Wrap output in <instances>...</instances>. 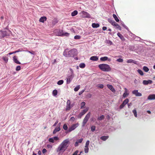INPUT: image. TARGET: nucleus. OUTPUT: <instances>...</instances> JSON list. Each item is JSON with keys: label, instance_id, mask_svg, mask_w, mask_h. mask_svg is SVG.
<instances>
[{"label": "nucleus", "instance_id": "obj_1", "mask_svg": "<svg viewBox=\"0 0 155 155\" xmlns=\"http://www.w3.org/2000/svg\"><path fill=\"white\" fill-rule=\"evenodd\" d=\"M82 16L83 18H90L91 15L87 12L83 11L82 12Z\"/></svg>", "mask_w": 155, "mask_h": 155}, {"label": "nucleus", "instance_id": "obj_2", "mask_svg": "<svg viewBox=\"0 0 155 155\" xmlns=\"http://www.w3.org/2000/svg\"><path fill=\"white\" fill-rule=\"evenodd\" d=\"M47 19V18L46 16H43L41 17L39 19V21L40 22L44 23L45 21Z\"/></svg>", "mask_w": 155, "mask_h": 155}, {"label": "nucleus", "instance_id": "obj_3", "mask_svg": "<svg viewBox=\"0 0 155 155\" xmlns=\"http://www.w3.org/2000/svg\"><path fill=\"white\" fill-rule=\"evenodd\" d=\"M58 20L56 18H54L52 21V23L53 25H54L58 22Z\"/></svg>", "mask_w": 155, "mask_h": 155}, {"label": "nucleus", "instance_id": "obj_4", "mask_svg": "<svg viewBox=\"0 0 155 155\" xmlns=\"http://www.w3.org/2000/svg\"><path fill=\"white\" fill-rule=\"evenodd\" d=\"M100 25L98 23H93L92 24V26L93 28H97Z\"/></svg>", "mask_w": 155, "mask_h": 155}, {"label": "nucleus", "instance_id": "obj_5", "mask_svg": "<svg viewBox=\"0 0 155 155\" xmlns=\"http://www.w3.org/2000/svg\"><path fill=\"white\" fill-rule=\"evenodd\" d=\"M108 21L113 26L115 25L116 23V22L114 20L111 19H108Z\"/></svg>", "mask_w": 155, "mask_h": 155}, {"label": "nucleus", "instance_id": "obj_6", "mask_svg": "<svg viewBox=\"0 0 155 155\" xmlns=\"http://www.w3.org/2000/svg\"><path fill=\"white\" fill-rule=\"evenodd\" d=\"M120 25L125 29H129L124 24V22L121 21H120Z\"/></svg>", "mask_w": 155, "mask_h": 155}, {"label": "nucleus", "instance_id": "obj_7", "mask_svg": "<svg viewBox=\"0 0 155 155\" xmlns=\"http://www.w3.org/2000/svg\"><path fill=\"white\" fill-rule=\"evenodd\" d=\"M78 13V12L77 10H74L71 13V15L72 16H74L77 15Z\"/></svg>", "mask_w": 155, "mask_h": 155}, {"label": "nucleus", "instance_id": "obj_8", "mask_svg": "<svg viewBox=\"0 0 155 155\" xmlns=\"http://www.w3.org/2000/svg\"><path fill=\"white\" fill-rule=\"evenodd\" d=\"M113 16L116 22H118L119 21V20L116 15L113 14Z\"/></svg>", "mask_w": 155, "mask_h": 155}, {"label": "nucleus", "instance_id": "obj_9", "mask_svg": "<svg viewBox=\"0 0 155 155\" xmlns=\"http://www.w3.org/2000/svg\"><path fill=\"white\" fill-rule=\"evenodd\" d=\"M114 26H116L118 29H121L120 26L117 23H116L115 25Z\"/></svg>", "mask_w": 155, "mask_h": 155}, {"label": "nucleus", "instance_id": "obj_10", "mask_svg": "<svg viewBox=\"0 0 155 155\" xmlns=\"http://www.w3.org/2000/svg\"><path fill=\"white\" fill-rule=\"evenodd\" d=\"M102 29H107V28L106 27H105V26H104L103 28H102Z\"/></svg>", "mask_w": 155, "mask_h": 155}, {"label": "nucleus", "instance_id": "obj_11", "mask_svg": "<svg viewBox=\"0 0 155 155\" xmlns=\"http://www.w3.org/2000/svg\"><path fill=\"white\" fill-rule=\"evenodd\" d=\"M3 18H4V16H2L1 17V19H3Z\"/></svg>", "mask_w": 155, "mask_h": 155}, {"label": "nucleus", "instance_id": "obj_12", "mask_svg": "<svg viewBox=\"0 0 155 155\" xmlns=\"http://www.w3.org/2000/svg\"><path fill=\"white\" fill-rule=\"evenodd\" d=\"M4 29H7V28L6 27Z\"/></svg>", "mask_w": 155, "mask_h": 155}]
</instances>
